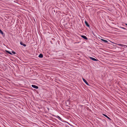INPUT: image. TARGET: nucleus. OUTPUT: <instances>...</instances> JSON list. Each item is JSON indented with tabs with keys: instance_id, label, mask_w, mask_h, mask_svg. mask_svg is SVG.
<instances>
[{
	"instance_id": "obj_1",
	"label": "nucleus",
	"mask_w": 127,
	"mask_h": 127,
	"mask_svg": "<svg viewBox=\"0 0 127 127\" xmlns=\"http://www.w3.org/2000/svg\"><path fill=\"white\" fill-rule=\"evenodd\" d=\"M118 45L119 46L121 47H124L125 48H127V45H126L124 44H118Z\"/></svg>"
},
{
	"instance_id": "obj_16",
	"label": "nucleus",
	"mask_w": 127,
	"mask_h": 127,
	"mask_svg": "<svg viewBox=\"0 0 127 127\" xmlns=\"http://www.w3.org/2000/svg\"><path fill=\"white\" fill-rule=\"evenodd\" d=\"M125 25L127 26V24H125Z\"/></svg>"
},
{
	"instance_id": "obj_3",
	"label": "nucleus",
	"mask_w": 127,
	"mask_h": 127,
	"mask_svg": "<svg viewBox=\"0 0 127 127\" xmlns=\"http://www.w3.org/2000/svg\"><path fill=\"white\" fill-rule=\"evenodd\" d=\"M32 87H33L34 88L36 89H37L38 88V87L37 86H36L34 85H32Z\"/></svg>"
},
{
	"instance_id": "obj_2",
	"label": "nucleus",
	"mask_w": 127,
	"mask_h": 127,
	"mask_svg": "<svg viewBox=\"0 0 127 127\" xmlns=\"http://www.w3.org/2000/svg\"><path fill=\"white\" fill-rule=\"evenodd\" d=\"M84 82L88 85H89V83L87 81L85 80V79L83 78H82Z\"/></svg>"
},
{
	"instance_id": "obj_11",
	"label": "nucleus",
	"mask_w": 127,
	"mask_h": 127,
	"mask_svg": "<svg viewBox=\"0 0 127 127\" xmlns=\"http://www.w3.org/2000/svg\"><path fill=\"white\" fill-rule=\"evenodd\" d=\"M0 33L3 35H4V34L3 32L0 29Z\"/></svg>"
},
{
	"instance_id": "obj_7",
	"label": "nucleus",
	"mask_w": 127,
	"mask_h": 127,
	"mask_svg": "<svg viewBox=\"0 0 127 127\" xmlns=\"http://www.w3.org/2000/svg\"><path fill=\"white\" fill-rule=\"evenodd\" d=\"M20 44L21 45L23 46L24 47H25L26 46V44L23 43L22 42H20Z\"/></svg>"
},
{
	"instance_id": "obj_14",
	"label": "nucleus",
	"mask_w": 127,
	"mask_h": 127,
	"mask_svg": "<svg viewBox=\"0 0 127 127\" xmlns=\"http://www.w3.org/2000/svg\"><path fill=\"white\" fill-rule=\"evenodd\" d=\"M121 28H122V29H126V28H124V27H121Z\"/></svg>"
},
{
	"instance_id": "obj_13",
	"label": "nucleus",
	"mask_w": 127,
	"mask_h": 127,
	"mask_svg": "<svg viewBox=\"0 0 127 127\" xmlns=\"http://www.w3.org/2000/svg\"><path fill=\"white\" fill-rule=\"evenodd\" d=\"M8 53L9 54H10L12 55V53L10 52H8Z\"/></svg>"
},
{
	"instance_id": "obj_4",
	"label": "nucleus",
	"mask_w": 127,
	"mask_h": 127,
	"mask_svg": "<svg viewBox=\"0 0 127 127\" xmlns=\"http://www.w3.org/2000/svg\"><path fill=\"white\" fill-rule=\"evenodd\" d=\"M81 36L83 38L87 40L88 39V38L85 35H82Z\"/></svg>"
},
{
	"instance_id": "obj_6",
	"label": "nucleus",
	"mask_w": 127,
	"mask_h": 127,
	"mask_svg": "<svg viewBox=\"0 0 127 127\" xmlns=\"http://www.w3.org/2000/svg\"><path fill=\"white\" fill-rule=\"evenodd\" d=\"M100 39L102 41H103L105 43H107L108 42V41L106 40H104V39Z\"/></svg>"
},
{
	"instance_id": "obj_8",
	"label": "nucleus",
	"mask_w": 127,
	"mask_h": 127,
	"mask_svg": "<svg viewBox=\"0 0 127 127\" xmlns=\"http://www.w3.org/2000/svg\"><path fill=\"white\" fill-rule=\"evenodd\" d=\"M103 115L104 116H105V117H106L108 119H109L110 120H111V119H110V118H109V117H108L107 115H106L105 114H103Z\"/></svg>"
},
{
	"instance_id": "obj_12",
	"label": "nucleus",
	"mask_w": 127,
	"mask_h": 127,
	"mask_svg": "<svg viewBox=\"0 0 127 127\" xmlns=\"http://www.w3.org/2000/svg\"><path fill=\"white\" fill-rule=\"evenodd\" d=\"M12 53L13 54H16V53L15 52H14V51H12Z\"/></svg>"
},
{
	"instance_id": "obj_10",
	"label": "nucleus",
	"mask_w": 127,
	"mask_h": 127,
	"mask_svg": "<svg viewBox=\"0 0 127 127\" xmlns=\"http://www.w3.org/2000/svg\"><path fill=\"white\" fill-rule=\"evenodd\" d=\"M38 57L40 58H42L43 57V55L42 54H40L38 56Z\"/></svg>"
},
{
	"instance_id": "obj_15",
	"label": "nucleus",
	"mask_w": 127,
	"mask_h": 127,
	"mask_svg": "<svg viewBox=\"0 0 127 127\" xmlns=\"http://www.w3.org/2000/svg\"><path fill=\"white\" fill-rule=\"evenodd\" d=\"M6 52L8 53V52H9V51H6Z\"/></svg>"
},
{
	"instance_id": "obj_5",
	"label": "nucleus",
	"mask_w": 127,
	"mask_h": 127,
	"mask_svg": "<svg viewBox=\"0 0 127 127\" xmlns=\"http://www.w3.org/2000/svg\"><path fill=\"white\" fill-rule=\"evenodd\" d=\"M90 59H91L94 61H97V60L96 59L93 57H90Z\"/></svg>"
},
{
	"instance_id": "obj_9",
	"label": "nucleus",
	"mask_w": 127,
	"mask_h": 127,
	"mask_svg": "<svg viewBox=\"0 0 127 127\" xmlns=\"http://www.w3.org/2000/svg\"><path fill=\"white\" fill-rule=\"evenodd\" d=\"M85 23L86 25V26H87L88 27H89V25L88 24V23H87V21H85Z\"/></svg>"
}]
</instances>
